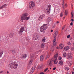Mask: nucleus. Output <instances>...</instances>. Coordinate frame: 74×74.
Returning a JSON list of instances; mask_svg holds the SVG:
<instances>
[{
  "instance_id": "obj_17",
  "label": "nucleus",
  "mask_w": 74,
  "mask_h": 74,
  "mask_svg": "<svg viewBox=\"0 0 74 74\" xmlns=\"http://www.w3.org/2000/svg\"><path fill=\"white\" fill-rule=\"evenodd\" d=\"M69 49V47L68 46L64 48V50L65 51H68Z\"/></svg>"
},
{
  "instance_id": "obj_6",
  "label": "nucleus",
  "mask_w": 74,
  "mask_h": 74,
  "mask_svg": "<svg viewBox=\"0 0 74 74\" xmlns=\"http://www.w3.org/2000/svg\"><path fill=\"white\" fill-rule=\"evenodd\" d=\"M51 5H49L48 6L47 9L46 10V11L48 14L51 12Z\"/></svg>"
},
{
  "instance_id": "obj_9",
  "label": "nucleus",
  "mask_w": 74,
  "mask_h": 74,
  "mask_svg": "<svg viewBox=\"0 0 74 74\" xmlns=\"http://www.w3.org/2000/svg\"><path fill=\"white\" fill-rule=\"evenodd\" d=\"M27 57V55L26 54H23L21 56V58L23 59H26Z\"/></svg>"
},
{
  "instance_id": "obj_42",
  "label": "nucleus",
  "mask_w": 74,
  "mask_h": 74,
  "mask_svg": "<svg viewBox=\"0 0 74 74\" xmlns=\"http://www.w3.org/2000/svg\"><path fill=\"white\" fill-rule=\"evenodd\" d=\"M68 64H69V66H71V64L70 62H69V63Z\"/></svg>"
},
{
  "instance_id": "obj_61",
  "label": "nucleus",
  "mask_w": 74,
  "mask_h": 74,
  "mask_svg": "<svg viewBox=\"0 0 74 74\" xmlns=\"http://www.w3.org/2000/svg\"><path fill=\"white\" fill-rule=\"evenodd\" d=\"M73 70H74V68L73 69Z\"/></svg>"
},
{
  "instance_id": "obj_43",
  "label": "nucleus",
  "mask_w": 74,
  "mask_h": 74,
  "mask_svg": "<svg viewBox=\"0 0 74 74\" xmlns=\"http://www.w3.org/2000/svg\"><path fill=\"white\" fill-rule=\"evenodd\" d=\"M73 22H71L70 24V25L71 26H73Z\"/></svg>"
},
{
  "instance_id": "obj_19",
  "label": "nucleus",
  "mask_w": 74,
  "mask_h": 74,
  "mask_svg": "<svg viewBox=\"0 0 74 74\" xmlns=\"http://www.w3.org/2000/svg\"><path fill=\"white\" fill-rule=\"evenodd\" d=\"M40 61H42L44 60V57L43 56H41L40 57Z\"/></svg>"
},
{
  "instance_id": "obj_22",
  "label": "nucleus",
  "mask_w": 74,
  "mask_h": 74,
  "mask_svg": "<svg viewBox=\"0 0 74 74\" xmlns=\"http://www.w3.org/2000/svg\"><path fill=\"white\" fill-rule=\"evenodd\" d=\"M45 46V44L43 43H42L41 45V47L42 48H43Z\"/></svg>"
},
{
  "instance_id": "obj_29",
  "label": "nucleus",
  "mask_w": 74,
  "mask_h": 74,
  "mask_svg": "<svg viewBox=\"0 0 74 74\" xmlns=\"http://www.w3.org/2000/svg\"><path fill=\"white\" fill-rule=\"evenodd\" d=\"M68 13V12H66V10L65 11V15H66V16L67 15Z\"/></svg>"
},
{
  "instance_id": "obj_53",
  "label": "nucleus",
  "mask_w": 74,
  "mask_h": 74,
  "mask_svg": "<svg viewBox=\"0 0 74 74\" xmlns=\"http://www.w3.org/2000/svg\"><path fill=\"white\" fill-rule=\"evenodd\" d=\"M62 7H63V8H64V5H62Z\"/></svg>"
},
{
  "instance_id": "obj_38",
  "label": "nucleus",
  "mask_w": 74,
  "mask_h": 74,
  "mask_svg": "<svg viewBox=\"0 0 74 74\" xmlns=\"http://www.w3.org/2000/svg\"><path fill=\"white\" fill-rule=\"evenodd\" d=\"M55 28V25H53L52 28H53V29H54Z\"/></svg>"
},
{
  "instance_id": "obj_37",
  "label": "nucleus",
  "mask_w": 74,
  "mask_h": 74,
  "mask_svg": "<svg viewBox=\"0 0 74 74\" xmlns=\"http://www.w3.org/2000/svg\"><path fill=\"white\" fill-rule=\"evenodd\" d=\"M71 14L72 15L71 18H73V12H71Z\"/></svg>"
},
{
  "instance_id": "obj_12",
  "label": "nucleus",
  "mask_w": 74,
  "mask_h": 74,
  "mask_svg": "<svg viewBox=\"0 0 74 74\" xmlns=\"http://www.w3.org/2000/svg\"><path fill=\"white\" fill-rule=\"evenodd\" d=\"M44 16L43 15H41L39 18V21H40L41 20L43 19V18H44Z\"/></svg>"
},
{
  "instance_id": "obj_62",
  "label": "nucleus",
  "mask_w": 74,
  "mask_h": 74,
  "mask_svg": "<svg viewBox=\"0 0 74 74\" xmlns=\"http://www.w3.org/2000/svg\"><path fill=\"white\" fill-rule=\"evenodd\" d=\"M63 3H64V1H63Z\"/></svg>"
},
{
  "instance_id": "obj_30",
  "label": "nucleus",
  "mask_w": 74,
  "mask_h": 74,
  "mask_svg": "<svg viewBox=\"0 0 74 74\" xmlns=\"http://www.w3.org/2000/svg\"><path fill=\"white\" fill-rule=\"evenodd\" d=\"M62 59V58L61 57H59L58 58V59L59 60H60Z\"/></svg>"
},
{
  "instance_id": "obj_3",
  "label": "nucleus",
  "mask_w": 74,
  "mask_h": 74,
  "mask_svg": "<svg viewBox=\"0 0 74 74\" xmlns=\"http://www.w3.org/2000/svg\"><path fill=\"white\" fill-rule=\"evenodd\" d=\"M48 25L47 24H44L42 26L40 27V31L42 33H45V30L48 28Z\"/></svg>"
},
{
  "instance_id": "obj_27",
  "label": "nucleus",
  "mask_w": 74,
  "mask_h": 74,
  "mask_svg": "<svg viewBox=\"0 0 74 74\" xmlns=\"http://www.w3.org/2000/svg\"><path fill=\"white\" fill-rule=\"evenodd\" d=\"M3 52H2L1 51H0V57L2 55H3Z\"/></svg>"
},
{
  "instance_id": "obj_5",
  "label": "nucleus",
  "mask_w": 74,
  "mask_h": 74,
  "mask_svg": "<svg viewBox=\"0 0 74 74\" xmlns=\"http://www.w3.org/2000/svg\"><path fill=\"white\" fill-rule=\"evenodd\" d=\"M34 56H35V54H34V53H31V60L29 63V65L31 64L32 63L33 60L34 58Z\"/></svg>"
},
{
  "instance_id": "obj_25",
  "label": "nucleus",
  "mask_w": 74,
  "mask_h": 74,
  "mask_svg": "<svg viewBox=\"0 0 74 74\" xmlns=\"http://www.w3.org/2000/svg\"><path fill=\"white\" fill-rule=\"evenodd\" d=\"M54 34L55 36V37H56V36H57V35L58 34V32H56L54 33Z\"/></svg>"
},
{
  "instance_id": "obj_57",
  "label": "nucleus",
  "mask_w": 74,
  "mask_h": 74,
  "mask_svg": "<svg viewBox=\"0 0 74 74\" xmlns=\"http://www.w3.org/2000/svg\"><path fill=\"white\" fill-rule=\"evenodd\" d=\"M64 5V3H63V4H62V5Z\"/></svg>"
},
{
  "instance_id": "obj_34",
  "label": "nucleus",
  "mask_w": 74,
  "mask_h": 74,
  "mask_svg": "<svg viewBox=\"0 0 74 74\" xmlns=\"http://www.w3.org/2000/svg\"><path fill=\"white\" fill-rule=\"evenodd\" d=\"M51 51H52V52H53V51H54V49H53V48H52L51 50Z\"/></svg>"
},
{
  "instance_id": "obj_26",
  "label": "nucleus",
  "mask_w": 74,
  "mask_h": 74,
  "mask_svg": "<svg viewBox=\"0 0 74 74\" xmlns=\"http://www.w3.org/2000/svg\"><path fill=\"white\" fill-rule=\"evenodd\" d=\"M33 71H34V70L32 69L30 70V73H33Z\"/></svg>"
},
{
  "instance_id": "obj_24",
  "label": "nucleus",
  "mask_w": 74,
  "mask_h": 74,
  "mask_svg": "<svg viewBox=\"0 0 74 74\" xmlns=\"http://www.w3.org/2000/svg\"><path fill=\"white\" fill-rule=\"evenodd\" d=\"M66 65L64 66V69H65L66 70H69V68H68V67H66Z\"/></svg>"
},
{
  "instance_id": "obj_18",
  "label": "nucleus",
  "mask_w": 74,
  "mask_h": 74,
  "mask_svg": "<svg viewBox=\"0 0 74 74\" xmlns=\"http://www.w3.org/2000/svg\"><path fill=\"white\" fill-rule=\"evenodd\" d=\"M59 64L60 65V66H62L63 64V61L61 60L59 62Z\"/></svg>"
},
{
  "instance_id": "obj_31",
  "label": "nucleus",
  "mask_w": 74,
  "mask_h": 74,
  "mask_svg": "<svg viewBox=\"0 0 74 74\" xmlns=\"http://www.w3.org/2000/svg\"><path fill=\"white\" fill-rule=\"evenodd\" d=\"M60 16V17H62V16H63V13L62 12L61 13Z\"/></svg>"
},
{
  "instance_id": "obj_2",
  "label": "nucleus",
  "mask_w": 74,
  "mask_h": 74,
  "mask_svg": "<svg viewBox=\"0 0 74 74\" xmlns=\"http://www.w3.org/2000/svg\"><path fill=\"white\" fill-rule=\"evenodd\" d=\"M28 15V14L27 13L23 14L21 16V21L28 20L30 18V16L27 17Z\"/></svg>"
},
{
  "instance_id": "obj_39",
  "label": "nucleus",
  "mask_w": 74,
  "mask_h": 74,
  "mask_svg": "<svg viewBox=\"0 0 74 74\" xmlns=\"http://www.w3.org/2000/svg\"><path fill=\"white\" fill-rule=\"evenodd\" d=\"M68 45H70L71 44V43L70 42H68Z\"/></svg>"
},
{
  "instance_id": "obj_11",
  "label": "nucleus",
  "mask_w": 74,
  "mask_h": 74,
  "mask_svg": "<svg viewBox=\"0 0 74 74\" xmlns=\"http://www.w3.org/2000/svg\"><path fill=\"white\" fill-rule=\"evenodd\" d=\"M68 55L69 56V57L67 58V60L70 59L72 58V56H71V53H70L69 54H68Z\"/></svg>"
},
{
  "instance_id": "obj_52",
  "label": "nucleus",
  "mask_w": 74,
  "mask_h": 74,
  "mask_svg": "<svg viewBox=\"0 0 74 74\" xmlns=\"http://www.w3.org/2000/svg\"><path fill=\"white\" fill-rule=\"evenodd\" d=\"M74 74V72H73L72 73V74Z\"/></svg>"
},
{
  "instance_id": "obj_60",
  "label": "nucleus",
  "mask_w": 74,
  "mask_h": 74,
  "mask_svg": "<svg viewBox=\"0 0 74 74\" xmlns=\"http://www.w3.org/2000/svg\"><path fill=\"white\" fill-rule=\"evenodd\" d=\"M36 0V1H37V0Z\"/></svg>"
},
{
  "instance_id": "obj_33",
  "label": "nucleus",
  "mask_w": 74,
  "mask_h": 74,
  "mask_svg": "<svg viewBox=\"0 0 74 74\" xmlns=\"http://www.w3.org/2000/svg\"><path fill=\"white\" fill-rule=\"evenodd\" d=\"M26 40L27 41H29V40H30V39H29V38H27V39H26Z\"/></svg>"
},
{
  "instance_id": "obj_58",
  "label": "nucleus",
  "mask_w": 74,
  "mask_h": 74,
  "mask_svg": "<svg viewBox=\"0 0 74 74\" xmlns=\"http://www.w3.org/2000/svg\"><path fill=\"white\" fill-rule=\"evenodd\" d=\"M72 7H73V5L72 4Z\"/></svg>"
},
{
  "instance_id": "obj_20",
  "label": "nucleus",
  "mask_w": 74,
  "mask_h": 74,
  "mask_svg": "<svg viewBox=\"0 0 74 74\" xmlns=\"http://www.w3.org/2000/svg\"><path fill=\"white\" fill-rule=\"evenodd\" d=\"M33 39H34V40H37V39H38V37H37V36H33Z\"/></svg>"
},
{
  "instance_id": "obj_13",
  "label": "nucleus",
  "mask_w": 74,
  "mask_h": 74,
  "mask_svg": "<svg viewBox=\"0 0 74 74\" xmlns=\"http://www.w3.org/2000/svg\"><path fill=\"white\" fill-rule=\"evenodd\" d=\"M7 6V5L5 4L1 6H0V9H1L4 8L5 7H6Z\"/></svg>"
},
{
  "instance_id": "obj_32",
  "label": "nucleus",
  "mask_w": 74,
  "mask_h": 74,
  "mask_svg": "<svg viewBox=\"0 0 74 74\" xmlns=\"http://www.w3.org/2000/svg\"><path fill=\"white\" fill-rule=\"evenodd\" d=\"M36 66H35L34 67H33L32 68V69H33L34 70H35V69H36Z\"/></svg>"
},
{
  "instance_id": "obj_28",
  "label": "nucleus",
  "mask_w": 74,
  "mask_h": 74,
  "mask_svg": "<svg viewBox=\"0 0 74 74\" xmlns=\"http://www.w3.org/2000/svg\"><path fill=\"white\" fill-rule=\"evenodd\" d=\"M48 68H47L44 71V72H46V71H47V70H48Z\"/></svg>"
},
{
  "instance_id": "obj_41",
  "label": "nucleus",
  "mask_w": 74,
  "mask_h": 74,
  "mask_svg": "<svg viewBox=\"0 0 74 74\" xmlns=\"http://www.w3.org/2000/svg\"><path fill=\"white\" fill-rule=\"evenodd\" d=\"M56 67H54V68L53 69V70H56Z\"/></svg>"
},
{
  "instance_id": "obj_4",
  "label": "nucleus",
  "mask_w": 74,
  "mask_h": 74,
  "mask_svg": "<svg viewBox=\"0 0 74 74\" xmlns=\"http://www.w3.org/2000/svg\"><path fill=\"white\" fill-rule=\"evenodd\" d=\"M58 57V54H56L54 56V57L53 58V63L54 64H56L58 62V60L57 59Z\"/></svg>"
},
{
  "instance_id": "obj_44",
  "label": "nucleus",
  "mask_w": 74,
  "mask_h": 74,
  "mask_svg": "<svg viewBox=\"0 0 74 74\" xmlns=\"http://www.w3.org/2000/svg\"><path fill=\"white\" fill-rule=\"evenodd\" d=\"M44 74V73L43 72H41L40 73V74Z\"/></svg>"
},
{
  "instance_id": "obj_51",
  "label": "nucleus",
  "mask_w": 74,
  "mask_h": 74,
  "mask_svg": "<svg viewBox=\"0 0 74 74\" xmlns=\"http://www.w3.org/2000/svg\"><path fill=\"white\" fill-rule=\"evenodd\" d=\"M66 6H67V4H65V7H66Z\"/></svg>"
},
{
  "instance_id": "obj_48",
  "label": "nucleus",
  "mask_w": 74,
  "mask_h": 74,
  "mask_svg": "<svg viewBox=\"0 0 74 74\" xmlns=\"http://www.w3.org/2000/svg\"><path fill=\"white\" fill-rule=\"evenodd\" d=\"M56 23H57V24L59 23V21H57L56 22Z\"/></svg>"
},
{
  "instance_id": "obj_47",
  "label": "nucleus",
  "mask_w": 74,
  "mask_h": 74,
  "mask_svg": "<svg viewBox=\"0 0 74 74\" xmlns=\"http://www.w3.org/2000/svg\"><path fill=\"white\" fill-rule=\"evenodd\" d=\"M27 69H29L30 68V67H29V66H27Z\"/></svg>"
},
{
  "instance_id": "obj_23",
  "label": "nucleus",
  "mask_w": 74,
  "mask_h": 74,
  "mask_svg": "<svg viewBox=\"0 0 74 74\" xmlns=\"http://www.w3.org/2000/svg\"><path fill=\"white\" fill-rule=\"evenodd\" d=\"M63 56L64 57H66L67 56V54L66 52H64L63 53Z\"/></svg>"
},
{
  "instance_id": "obj_8",
  "label": "nucleus",
  "mask_w": 74,
  "mask_h": 74,
  "mask_svg": "<svg viewBox=\"0 0 74 74\" xmlns=\"http://www.w3.org/2000/svg\"><path fill=\"white\" fill-rule=\"evenodd\" d=\"M24 29H25V27H21L20 30V31L18 32L19 34L20 35V36L22 35V34L23 32L24 31Z\"/></svg>"
},
{
  "instance_id": "obj_7",
  "label": "nucleus",
  "mask_w": 74,
  "mask_h": 74,
  "mask_svg": "<svg viewBox=\"0 0 74 74\" xmlns=\"http://www.w3.org/2000/svg\"><path fill=\"white\" fill-rule=\"evenodd\" d=\"M34 6H35V4L33 1H31L30 2L29 4V8H33V7H34Z\"/></svg>"
},
{
  "instance_id": "obj_50",
  "label": "nucleus",
  "mask_w": 74,
  "mask_h": 74,
  "mask_svg": "<svg viewBox=\"0 0 74 74\" xmlns=\"http://www.w3.org/2000/svg\"><path fill=\"white\" fill-rule=\"evenodd\" d=\"M23 44H24V45H25V42L23 43Z\"/></svg>"
},
{
  "instance_id": "obj_46",
  "label": "nucleus",
  "mask_w": 74,
  "mask_h": 74,
  "mask_svg": "<svg viewBox=\"0 0 74 74\" xmlns=\"http://www.w3.org/2000/svg\"><path fill=\"white\" fill-rule=\"evenodd\" d=\"M64 27L62 28V30H64Z\"/></svg>"
},
{
  "instance_id": "obj_1",
  "label": "nucleus",
  "mask_w": 74,
  "mask_h": 74,
  "mask_svg": "<svg viewBox=\"0 0 74 74\" xmlns=\"http://www.w3.org/2000/svg\"><path fill=\"white\" fill-rule=\"evenodd\" d=\"M8 67H10L12 69H17L18 67V64L11 61L9 62Z\"/></svg>"
},
{
  "instance_id": "obj_14",
  "label": "nucleus",
  "mask_w": 74,
  "mask_h": 74,
  "mask_svg": "<svg viewBox=\"0 0 74 74\" xmlns=\"http://www.w3.org/2000/svg\"><path fill=\"white\" fill-rule=\"evenodd\" d=\"M53 45H56V37H54L53 40Z\"/></svg>"
},
{
  "instance_id": "obj_55",
  "label": "nucleus",
  "mask_w": 74,
  "mask_h": 74,
  "mask_svg": "<svg viewBox=\"0 0 74 74\" xmlns=\"http://www.w3.org/2000/svg\"><path fill=\"white\" fill-rule=\"evenodd\" d=\"M3 71H1V72H0V73H3Z\"/></svg>"
},
{
  "instance_id": "obj_36",
  "label": "nucleus",
  "mask_w": 74,
  "mask_h": 74,
  "mask_svg": "<svg viewBox=\"0 0 74 74\" xmlns=\"http://www.w3.org/2000/svg\"><path fill=\"white\" fill-rule=\"evenodd\" d=\"M70 37V35H68L67 36V38H69Z\"/></svg>"
},
{
  "instance_id": "obj_49",
  "label": "nucleus",
  "mask_w": 74,
  "mask_h": 74,
  "mask_svg": "<svg viewBox=\"0 0 74 74\" xmlns=\"http://www.w3.org/2000/svg\"><path fill=\"white\" fill-rule=\"evenodd\" d=\"M51 32H53V30H52V29L51 30Z\"/></svg>"
},
{
  "instance_id": "obj_35",
  "label": "nucleus",
  "mask_w": 74,
  "mask_h": 74,
  "mask_svg": "<svg viewBox=\"0 0 74 74\" xmlns=\"http://www.w3.org/2000/svg\"><path fill=\"white\" fill-rule=\"evenodd\" d=\"M49 57V54L48 53L47 56V58H48Z\"/></svg>"
},
{
  "instance_id": "obj_10",
  "label": "nucleus",
  "mask_w": 74,
  "mask_h": 74,
  "mask_svg": "<svg viewBox=\"0 0 74 74\" xmlns=\"http://www.w3.org/2000/svg\"><path fill=\"white\" fill-rule=\"evenodd\" d=\"M52 60H50L48 61L47 64L49 65V66H52Z\"/></svg>"
},
{
  "instance_id": "obj_54",
  "label": "nucleus",
  "mask_w": 74,
  "mask_h": 74,
  "mask_svg": "<svg viewBox=\"0 0 74 74\" xmlns=\"http://www.w3.org/2000/svg\"><path fill=\"white\" fill-rule=\"evenodd\" d=\"M56 48H57V49H59V47H57Z\"/></svg>"
},
{
  "instance_id": "obj_40",
  "label": "nucleus",
  "mask_w": 74,
  "mask_h": 74,
  "mask_svg": "<svg viewBox=\"0 0 74 74\" xmlns=\"http://www.w3.org/2000/svg\"><path fill=\"white\" fill-rule=\"evenodd\" d=\"M74 48L73 47H72L71 48V50L72 51H73V50H74Z\"/></svg>"
},
{
  "instance_id": "obj_59",
  "label": "nucleus",
  "mask_w": 74,
  "mask_h": 74,
  "mask_svg": "<svg viewBox=\"0 0 74 74\" xmlns=\"http://www.w3.org/2000/svg\"><path fill=\"white\" fill-rule=\"evenodd\" d=\"M64 18H65V17H64Z\"/></svg>"
},
{
  "instance_id": "obj_16",
  "label": "nucleus",
  "mask_w": 74,
  "mask_h": 74,
  "mask_svg": "<svg viewBox=\"0 0 74 74\" xmlns=\"http://www.w3.org/2000/svg\"><path fill=\"white\" fill-rule=\"evenodd\" d=\"M63 48V45L62 44H61L59 46V48L60 49H62Z\"/></svg>"
},
{
  "instance_id": "obj_45",
  "label": "nucleus",
  "mask_w": 74,
  "mask_h": 74,
  "mask_svg": "<svg viewBox=\"0 0 74 74\" xmlns=\"http://www.w3.org/2000/svg\"><path fill=\"white\" fill-rule=\"evenodd\" d=\"M71 21H72V22H73V21H74V19H71Z\"/></svg>"
},
{
  "instance_id": "obj_15",
  "label": "nucleus",
  "mask_w": 74,
  "mask_h": 74,
  "mask_svg": "<svg viewBox=\"0 0 74 74\" xmlns=\"http://www.w3.org/2000/svg\"><path fill=\"white\" fill-rule=\"evenodd\" d=\"M52 20V18L50 17H48L47 20V22H49L50 21H51Z\"/></svg>"
},
{
  "instance_id": "obj_21",
  "label": "nucleus",
  "mask_w": 74,
  "mask_h": 74,
  "mask_svg": "<svg viewBox=\"0 0 74 74\" xmlns=\"http://www.w3.org/2000/svg\"><path fill=\"white\" fill-rule=\"evenodd\" d=\"M46 41V39L45 37L43 38L42 39V41L43 42H45Z\"/></svg>"
},
{
  "instance_id": "obj_56",
  "label": "nucleus",
  "mask_w": 74,
  "mask_h": 74,
  "mask_svg": "<svg viewBox=\"0 0 74 74\" xmlns=\"http://www.w3.org/2000/svg\"><path fill=\"white\" fill-rule=\"evenodd\" d=\"M7 73H8V74L9 73V72L8 71H7Z\"/></svg>"
}]
</instances>
